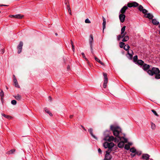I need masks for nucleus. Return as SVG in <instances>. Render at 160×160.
Wrapping results in <instances>:
<instances>
[{"instance_id": "f257e3e1", "label": "nucleus", "mask_w": 160, "mask_h": 160, "mask_svg": "<svg viewBox=\"0 0 160 160\" xmlns=\"http://www.w3.org/2000/svg\"><path fill=\"white\" fill-rule=\"evenodd\" d=\"M103 146L105 148H108V150L106 151V153L105 155L104 159L110 160L111 157L109 153L111 152L112 149L114 146V144L112 142H106L103 143Z\"/></svg>"}, {"instance_id": "f03ea898", "label": "nucleus", "mask_w": 160, "mask_h": 160, "mask_svg": "<svg viewBox=\"0 0 160 160\" xmlns=\"http://www.w3.org/2000/svg\"><path fill=\"white\" fill-rule=\"evenodd\" d=\"M109 132L106 131L104 133V138L103 139L106 141L111 142L114 141L115 142H118L119 140H121L122 138L121 137H118V139L116 138H114L113 136H110L108 134Z\"/></svg>"}, {"instance_id": "7ed1b4c3", "label": "nucleus", "mask_w": 160, "mask_h": 160, "mask_svg": "<svg viewBox=\"0 0 160 160\" xmlns=\"http://www.w3.org/2000/svg\"><path fill=\"white\" fill-rule=\"evenodd\" d=\"M110 129L112 131L113 135L118 139V137H120L119 135L121 132V128L112 125L110 126Z\"/></svg>"}, {"instance_id": "20e7f679", "label": "nucleus", "mask_w": 160, "mask_h": 160, "mask_svg": "<svg viewBox=\"0 0 160 160\" xmlns=\"http://www.w3.org/2000/svg\"><path fill=\"white\" fill-rule=\"evenodd\" d=\"M148 73L151 76L155 75V78L158 75H160V71L158 68L153 67L151 70H149L147 71Z\"/></svg>"}, {"instance_id": "39448f33", "label": "nucleus", "mask_w": 160, "mask_h": 160, "mask_svg": "<svg viewBox=\"0 0 160 160\" xmlns=\"http://www.w3.org/2000/svg\"><path fill=\"white\" fill-rule=\"evenodd\" d=\"M121 140H119V142H120L118 143V146L119 148H122L123 147L124 144L125 143H126L127 142V139L124 138L122 137Z\"/></svg>"}, {"instance_id": "423d86ee", "label": "nucleus", "mask_w": 160, "mask_h": 160, "mask_svg": "<svg viewBox=\"0 0 160 160\" xmlns=\"http://www.w3.org/2000/svg\"><path fill=\"white\" fill-rule=\"evenodd\" d=\"M138 5L139 4L135 2L128 3L127 4L128 7L129 8H131L132 7H136L138 6Z\"/></svg>"}, {"instance_id": "0eeeda50", "label": "nucleus", "mask_w": 160, "mask_h": 160, "mask_svg": "<svg viewBox=\"0 0 160 160\" xmlns=\"http://www.w3.org/2000/svg\"><path fill=\"white\" fill-rule=\"evenodd\" d=\"M133 52L132 50H130L129 51H128V54H126L127 57L129 59L131 60L132 58Z\"/></svg>"}, {"instance_id": "6e6552de", "label": "nucleus", "mask_w": 160, "mask_h": 160, "mask_svg": "<svg viewBox=\"0 0 160 160\" xmlns=\"http://www.w3.org/2000/svg\"><path fill=\"white\" fill-rule=\"evenodd\" d=\"M23 45V42L22 41L20 42L19 44L17 47V48L18 49V53H20L21 52Z\"/></svg>"}, {"instance_id": "1a4fd4ad", "label": "nucleus", "mask_w": 160, "mask_h": 160, "mask_svg": "<svg viewBox=\"0 0 160 160\" xmlns=\"http://www.w3.org/2000/svg\"><path fill=\"white\" fill-rule=\"evenodd\" d=\"M125 15L122 14H120L119 15V19L121 22H124L125 18Z\"/></svg>"}, {"instance_id": "9d476101", "label": "nucleus", "mask_w": 160, "mask_h": 160, "mask_svg": "<svg viewBox=\"0 0 160 160\" xmlns=\"http://www.w3.org/2000/svg\"><path fill=\"white\" fill-rule=\"evenodd\" d=\"M150 156L148 154H143L142 155V158L145 160H148Z\"/></svg>"}, {"instance_id": "9b49d317", "label": "nucleus", "mask_w": 160, "mask_h": 160, "mask_svg": "<svg viewBox=\"0 0 160 160\" xmlns=\"http://www.w3.org/2000/svg\"><path fill=\"white\" fill-rule=\"evenodd\" d=\"M88 131L89 132L91 136L95 139L97 140L98 139L93 134V129L92 128H90L88 129Z\"/></svg>"}, {"instance_id": "f8f14e48", "label": "nucleus", "mask_w": 160, "mask_h": 160, "mask_svg": "<svg viewBox=\"0 0 160 160\" xmlns=\"http://www.w3.org/2000/svg\"><path fill=\"white\" fill-rule=\"evenodd\" d=\"M127 34V32H124L123 34H120L118 35L117 36V40L118 41H119L121 39V38H122L124 37V36H125Z\"/></svg>"}, {"instance_id": "ddd939ff", "label": "nucleus", "mask_w": 160, "mask_h": 160, "mask_svg": "<svg viewBox=\"0 0 160 160\" xmlns=\"http://www.w3.org/2000/svg\"><path fill=\"white\" fill-rule=\"evenodd\" d=\"M93 41V38L92 35L91 34L90 36V38L89 39V42L90 47L92 46Z\"/></svg>"}, {"instance_id": "4468645a", "label": "nucleus", "mask_w": 160, "mask_h": 160, "mask_svg": "<svg viewBox=\"0 0 160 160\" xmlns=\"http://www.w3.org/2000/svg\"><path fill=\"white\" fill-rule=\"evenodd\" d=\"M128 8L127 6H124L121 9L120 12L121 13V14H123L128 9Z\"/></svg>"}, {"instance_id": "2eb2a0df", "label": "nucleus", "mask_w": 160, "mask_h": 160, "mask_svg": "<svg viewBox=\"0 0 160 160\" xmlns=\"http://www.w3.org/2000/svg\"><path fill=\"white\" fill-rule=\"evenodd\" d=\"M150 68V66L145 63L143 65L142 68L144 71H147Z\"/></svg>"}, {"instance_id": "dca6fc26", "label": "nucleus", "mask_w": 160, "mask_h": 160, "mask_svg": "<svg viewBox=\"0 0 160 160\" xmlns=\"http://www.w3.org/2000/svg\"><path fill=\"white\" fill-rule=\"evenodd\" d=\"M102 19H103V22L102 23V29H103V32L104 30L106 28L105 25H106V21L105 18L103 17H102Z\"/></svg>"}, {"instance_id": "f3484780", "label": "nucleus", "mask_w": 160, "mask_h": 160, "mask_svg": "<svg viewBox=\"0 0 160 160\" xmlns=\"http://www.w3.org/2000/svg\"><path fill=\"white\" fill-rule=\"evenodd\" d=\"M13 82L14 83L15 86L17 88H20V87L19 85H18L17 80V79H15V80H13Z\"/></svg>"}, {"instance_id": "a211bd4d", "label": "nucleus", "mask_w": 160, "mask_h": 160, "mask_svg": "<svg viewBox=\"0 0 160 160\" xmlns=\"http://www.w3.org/2000/svg\"><path fill=\"white\" fill-rule=\"evenodd\" d=\"M145 17L147 18H148L149 19H152L153 17V16L150 13H148L145 14Z\"/></svg>"}, {"instance_id": "6ab92c4d", "label": "nucleus", "mask_w": 160, "mask_h": 160, "mask_svg": "<svg viewBox=\"0 0 160 160\" xmlns=\"http://www.w3.org/2000/svg\"><path fill=\"white\" fill-rule=\"evenodd\" d=\"M94 58L96 61H97L98 62L100 63L102 65L104 66V63L102 62L99 59H98L97 57L94 56Z\"/></svg>"}, {"instance_id": "aec40b11", "label": "nucleus", "mask_w": 160, "mask_h": 160, "mask_svg": "<svg viewBox=\"0 0 160 160\" xmlns=\"http://www.w3.org/2000/svg\"><path fill=\"white\" fill-rule=\"evenodd\" d=\"M152 23L155 25H157L159 24V22H158L156 19H152Z\"/></svg>"}, {"instance_id": "412c9836", "label": "nucleus", "mask_w": 160, "mask_h": 160, "mask_svg": "<svg viewBox=\"0 0 160 160\" xmlns=\"http://www.w3.org/2000/svg\"><path fill=\"white\" fill-rule=\"evenodd\" d=\"M123 39L122 40V41L123 42H126L128 41L129 39V37L128 36H124Z\"/></svg>"}, {"instance_id": "4be33fe9", "label": "nucleus", "mask_w": 160, "mask_h": 160, "mask_svg": "<svg viewBox=\"0 0 160 160\" xmlns=\"http://www.w3.org/2000/svg\"><path fill=\"white\" fill-rule=\"evenodd\" d=\"M23 15H22L21 14H18L15 15L14 18L18 19H21L23 17Z\"/></svg>"}, {"instance_id": "5701e85b", "label": "nucleus", "mask_w": 160, "mask_h": 160, "mask_svg": "<svg viewBox=\"0 0 160 160\" xmlns=\"http://www.w3.org/2000/svg\"><path fill=\"white\" fill-rule=\"evenodd\" d=\"M14 97L18 100H20L21 98V96L18 94L16 96H14Z\"/></svg>"}, {"instance_id": "b1692460", "label": "nucleus", "mask_w": 160, "mask_h": 160, "mask_svg": "<svg viewBox=\"0 0 160 160\" xmlns=\"http://www.w3.org/2000/svg\"><path fill=\"white\" fill-rule=\"evenodd\" d=\"M44 110L45 112L48 113L49 115L51 116H52V114L50 112V111L47 108H44Z\"/></svg>"}, {"instance_id": "393cba45", "label": "nucleus", "mask_w": 160, "mask_h": 160, "mask_svg": "<svg viewBox=\"0 0 160 160\" xmlns=\"http://www.w3.org/2000/svg\"><path fill=\"white\" fill-rule=\"evenodd\" d=\"M0 95L1 97V99H2L3 98L4 94L3 91L1 89H0Z\"/></svg>"}, {"instance_id": "a878e982", "label": "nucleus", "mask_w": 160, "mask_h": 160, "mask_svg": "<svg viewBox=\"0 0 160 160\" xmlns=\"http://www.w3.org/2000/svg\"><path fill=\"white\" fill-rule=\"evenodd\" d=\"M15 151V150L14 149H12L9 151L7 152L6 153L8 154H11L13 153Z\"/></svg>"}, {"instance_id": "bb28decb", "label": "nucleus", "mask_w": 160, "mask_h": 160, "mask_svg": "<svg viewBox=\"0 0 160 160\" xmlns=\"http://www.w3.org/2000/svg\"><path fill=\"white\" fill-rule=\"evenodd\" d=\"M137 63L141 65H142L144 64V62L141 60H138L137 61Z\"/></svg>"}, {"instance_id": "cd10ccee", "label": "nucleus", "mask_w": 160, "mask_h": 160, "mask_svg": "<svg viewBox=\"0 0 160 160\" xmlns=\"http://www.w3.org/2000/svg\"><path fill=\"white\" fill-rule=\"evenodd\" d=\"M2 115L3 116V117H5L7 118L8 119H11L12 118V117L9 116V115H6L4 114H2Z\"/></svg>"}, {"instance_id": "c85d7f7f", "label": "nucleus", "mask_w": 160, "mask_h": 160, "mask_svg": "<svg viewBox=\"0 0 160 160\" xmlns=\"http://www.w3.org/2000/svg\"><path fill=\"white\" fill-rule=\"evenodd\" d=\"M129 48H130V47L128 44L125 45L123 47L124 49L126 51H128L129 50Z\"/></svg>"}, {"instance_id": "c756f323", "label": "nucleus", "mask_w": 160, "mask_h": 160, "mask_svg": "<svg viewBox=\"0 0 160 160\" xmlns=\"http://www.w3.org/2000/svg\"><path fill=\"white\" fill-rule=\"evenodd\" d=\"M130 152L132 153H135L136 152V149L134 148H132L130 149Z\"/></svg>"}, {"instance_id": "7c9ffc66", "label": "nucleus", "mask_w": 160, "mask_h": 160, "mask_svg": "<svg viewBox=\"0 0 160 160\" xmlns=\"http://www.w3.org/2000/svg\"><path fill=\"white\" fill-rule=\"evenodd\" d=\"M125 28H126V26H124L121 28V34H122L125 32Z\"/></svg>"}, {"instance_id": "2f4dec72", "label": "nucleus", "mask_w": 160, "mask_h": 160, "mask_svg": "<svg viewBox=\"0 0 160 160\" xmlns=\"http://www.w3.org/2000/svg\"><path fill=\"white\" fill-rule=\"evenodd\" d=\"M125 45V43L123 42H120L119 43V46L120 47L122 48H123L124 46Z\"/></svg>"}, {"instance_id": "473e14b6", "label": "nucleus", "mask_w": 160, "mask_h": 160, "mask_svg": "<svg viewBox=\"0 0 160 160\" xmlns=\"http://www.w3.org/2000/svg\"><path fill=\"white\" fill-rule=\"evenodd\" d=\"M151 127L152 129L155 130L156 128V126L152 122L151 123Z\"/></svg>"}, {"instance_id": "72a5a7b5", "label": "nucleus", "mask_w": 160, "mask_h": 160, "mask_svg": "<svg viewBox=\"0 0 160 160\" xmlns=\"http://www.w3.org/2000/svg\"><path fill=\"white\" fill-rule=\"evenodd\" d=\"M130 145L128 144H125L124 147V148L127 150H128L130 149Z\"/></svg>"}, {"instance_id": "f704fd0d", "label": "nucleus", "mask_w": 160, "mask_h": 160, "mask_svg": "<svg viewBox=\"0 0 160 160\" xmlns=\"http://www.w3.org/2000/svg\"><path fill=\"white\" fill-rule=\"evenodd\" d=\"M138 60V56L136 55L133 58V61L134 62H135Z\"/></svg>"}, {"instance_id": "c9c22d12", "label": "nucleus", "mask_w": 160, "mask_h": 160, "mask_svg": "<svg viewBox=\"0 0 160 160\" xmlns=\"http://www.w3.org/2000/svg\"><path fill=\"white\" fill-rule=\"evenodd\" d=\"M143 9V7L141 5H140L138 8V9L141 12L142 11V10Z\"/></svg>"}, {"instance_id": "e433bc0d", "label": "nucleus", "mask_w": 160, "mask_h": 160, "mask_svg": "<svg viewBox=\"0 0 160 160\" xmlns=\"http://www.w3.org/2000/svg\"><path fill=\"white\" fill-rule=\"evenodd\" d=\"M11 103L13 105H15L17 103V101L16 100H13L12 101Z\"/></svg>"}, {"instance_id": "4c0bfd02", "label": "nucleus", "mask_w": 160, "mask_h": 160, "mask_svg": "<svg viewBox=\"0 0 160 160\" xmlns=\"http://www.w3.org/2000/svg\"><path fill=\"white\" fill-rule=\"evenodd\" d=\"M81 54L82 55V56H83V58H84L87 61H88V59L86 57L85 55V54L84 53V52H82L81 53Z\"/></svg>"}, {"instance_id": "58836bf2", "label": "nucleus", "mask_w": 160, "mask_h": 160, "mask_svg": "<svg viewBox=\"0 0 160 160\" xmlns=\"http://www.w3.org/2000/svg\"><path fill=\"white\" fill-rule=\"evenodd\" d=\"M85 22L86 23H91L90 21L88 19H86L85 20Z\"/></svg>"}, {"instance_id": "ea45409f", "label": "nucleus", "mask_w": 160, "mask_h": 160, "mask_svg": "<svg viewBox=\"0 0 160 160\" xmlns=\"http://www.w3.org/2000/svg\"><path fill=\"white\" fill-rule=\"evenodd\" d=\"M152 111L153 112V113L156 116H158V114H157V112L155 111H154V110H152Z\"/></svg>"}, {"instance_id": "a19ab883", "label": "nucleus", "mask_w": 160, "mask_h": 160, "mask_svg": "<svg viewBox=\"0 0 160 160\" xmlns=\"http://www.w3.org/2000/svg\"><path fill=\"white\" fill-rule=\"evenodd\" d=\"M103 75L104 77V79H107L108 77L107 76V74L106 73H103Z\"/></svg>"}, {"instance_id": "79ce46f5", "label": "nucleus", "mask_w": 160, "mask_h": 160, "mask_svg": "<svg viewBox=\"0 0 160 160\" xmlns=\"http://www.w3.org/2000/svg\"><path fill=\"white\" fill-rule=\"evenodd\" d=\"M141 12H142L143 13H145L148 12V11L146 9H143Z\"/></svg>"}, {"instance_id": "37998d69", "label": "nucleus", "mask_w": 160, "mask_h": 160, "mask_svg": "<svg viewBox=\"0 0 160 160\" xmlns=\"http://www.w3.org/2000/svg\"><path fill=\"white\" fill-rule=\"evenodd\" d=\"M68 12L69 13V14L71 15H72V13H71V10L70 9V8H69V7H68Z\"/></svg>"}, {"instance_id": "c03bdc74", "label": "nucleus", "mask_w": 160, "mask_h": 160, "mask_svg": "<svg viewBox=\"0 0 160 160\" xmlns=\"http://www.w3.org/2000/svg\"><path fill=\"white\" fill-rule=\"evenodd\" d=\"M68 0H65V4H66V5H67V6L68 7H69V6L68 4Z\"/></svg>"}, {"instance_id": "a18cd8bd", "label": "nucleus", "mask_w": 160, "mask_h": 160, "mask_svg": "<svg viewBox=\"0 0 160 160\" xmlns=\"http://www.w3.org/2000/svg\"><path fill=\"white\" fill-rule=\"evenodd\" d=\"M108 82V78L104 79V83L107 84Z\"/></svg>"}, {"instance_id": "49530a36", "label": "nucleus", "mask_w": 160, "mask_h": 160, "mask_svg": "<svg viewBox=\"0 0 160 160\" xmlns=\"http://www.w3.org/2000/svg\"><path fill=\"white\" fill-rule=\"evenodd\" d=\"M136 153H134V154H133L132 153H131L130 154V155H131L132 158L134 157H135L136 156Z\"/></svg>"}, {"instance_id": "de8ad7c7", "label": "nucleus", "mask_w": 160, "mask_h": 160, "mask_svg": "<svg viewBox=\"0 0 160 160\" xmlns=\"http://www.w3.org/2000/svg\"><path fill=\"white\" fill-rule=\"evenodd\" d=\"M92 47L93 46H92V47H90V49H91V53H92V54H94V52H93V48H92Z\"/></svg>"}, {"instance_id": "09e8293b", "label": "nucleus", "mask_w": 160, "mask_h": 160, "mask_svg": "<svg viewBox=\"0 0 160 160\" xmlns=\"http://www.w3.org/2000/svg\"><path fill=\"white\" fill-rule=\"evenodd\" d=\"M135 153H136V155L137 154L138 155H140L141 154V152H137V151H136V152Z\"/></svg>"}, {"instance_id": "8fccbe9b", "label": "nucleus", "mask_w": 160, "mask_h": 160, "mask_svg": "<svg viewBox=\"0 0 160 160\" xmlns=\"http://www.w3.org/2000/svg\"><path fill=\"white\" fill-rule=\"evenodd\" d=\"M1 53L2 54H3L4 52V50L3 49H2L1 50Z\"/></svg>"}, {"instance_id": "3c124183", "label": "nucleus", "mask_w": 160, "mask_h": 160, "mask_svg": "<svg viewBox=\"0 0 160 160\" xmlns=\"http://www.w3.org/2000/svg\"><path fill=\"white\" fill-rule=\"evenodd\" d=\"M107 84H106V83H103V88H106V87H107Z\"/></svg>"}, {"instance_id": "603ef678", "label": "nucleus", "mask_w": 160, "mask_h": 160, "mask_svg": "<svg viewBox=\"0 0 160 160\" xmlns=\"http://www.w3.org/2000/svg\"><path fill=\"white\" fill-rule=\"evenodd\" d=\"M98 152L99 153H101V152H102V151L101 150V149H100V148H99L98 149Z\"/></svg>"}, {"instance_id": "864d4df0", "label": "nucleus", "mask_w": 160, "mask_h": 160, "mask_svg": "<svg viewBox=\"0 0 160 160\" xmlns=\"http://www.w3.org/2000/svg\"><path fill=\"white\" fill-rule=\"evenodd\" d=\"M8 5H4V4H0V7L2 6H8Z\"/></svg>"}, {"instance_id": "5fc2aeb1", "label": "nucleus", "mask_w": 160, "mask_h": 160, "mask_svg": "<svg viewBox=\"0 0 160 160\" xmlns=\"http://www.w3.org/2000/svg\"><path fill=\"white\" fill-rule=\"evenodd\" d=\"M72 49L73 51V52H74L75 49H74V46L73 45H72Z\"/></svg>"}, {"instance_id": "6e6d98bb", "label": "nucleus", "mask_w": 160, "mask_h": 160, "mask_svg": "<svg viewBox=\"0 0 160 160\" xmlns=\"http://www.w3.org/2000/svg\"><path fill=\"white\" fill-rule=\"evenodd\" d=\"M15 15H11L9 16V17L11 18H14Z\"/></svg>"}, {"instance_id": "4d7b16f0", "label": "nucleus", "mask_w": 160, "mask_h": 160, "mask_svg": "<svg viewBox=\"0 0 160 160\" xmlns=\"http://www.w3.org/2000/svg\"><path fill=\"white\" fill-rule=\"evenodd\" d=\"M48 99H49V100L50 101H51L52 100V98L51 97V96H49L48 97Z\"/></svg>"}, {"instance_id": "13d9d810", "label": "nucleus", "mask_w": 160, "mask_h": 160, "mask_svg": "<svg viewBox=\"0 0 160 160\" xmlns=\"http://www.w3.org/2000/svg\"><path fill=\"white\" fill-rule=\"evenodd\" d=\"M13 80H15V79H16V77H15V76L14 75H13Z\"/></svg>"}, {"instance_id": "bf43d9fd", "label": "nucleus", "mask_w": 160, "mask_h": 160, "mask_svg": "<svg viewBox=\"0 0 160 160\" xmlns=\"http://www.w3.org/2000/svg\"><path fill=\"white\" fill-rule=\"evenodd\" d=\"M73 117V115H70L69 116L70 118H72Z\"/></svg>"}, {"instance_id": "052dcab7", "label": "nucleus", "mask_w": 160, "mask_h": 160, "mask_svg": "<svg viewBox=\"0 0 160 160\" xmlns=\"http://www.w3.org/2000/svg\"><path fill=\"white\" fill-rule=\"evenodd\" d=\"M81 127H82V128L84 130H85V131H86V129L85 128L82 126H81Z\"/></svg>"}, {"instance_id": "680f3d73", "label": "nucleus", "mask_w": 160, "mask_h": 160, "mask_svg": "<svg viewBox=\"0 0 160 160\" xmlns=\"http://www.w3.org/2000/svg\"><path fill=\"white\" fill-rule=\"evenodd\" d=\"M71 44L72 45H72H73V42L72 41H71Z\"/></svg>"}, {"instance_id": "e2e57ef3", "label": "nucleus", "mask_w": 160, "mask_h": 160, "mask_svg": "<svg viewBox=\"0 0 160 160\" xmlns=\"http://www.w3.org/2000/svg\"><path fill=\"white\" fill-rule=\"evenodd\" d=\"M6 89H8V88L7 86H6Z\"/></svg>"}, {"instance_id": "0e129e2a", "label": "nucleus", "mask_w": 160, "mask_h": 160, "mask_svg": "<svg viewBox=\"0 0 160 160\" xmlns=\"http://www.w3.org/2000/svg\"><path fill=\"white\" fill-rule=\"evenodd\" d=\"M55 34L56 36H57L58 35V34L57 33H56Z\"/></svg>"}, {"instance_id": "69168bd1", "label": "nucleus", "mask_w": 160, "mask_h": 160, "mask_svg": "<svg viewBox=\"0 0 160 160\" xmlns=\"http://www.w3.org/2000/svg\"><path fill=\"white\" fill-rule=\"evenodd\" d=\"M159 28H160V24H159Z\"/></svg>"}, {"instance_id": "338daca9", "label": "nucleus", "mask_w": 160, "mask_h": 160, "mask_svg": "<svg viewBox=\"0 0 160 160\" xmlns=\"http://www.w3.org/2000/svg\"><path fill=\"white\" fill-rule=\"evenodd\" d=\"M150 160H153L152 159H151Z\"/></svg>"}]
</instances>
